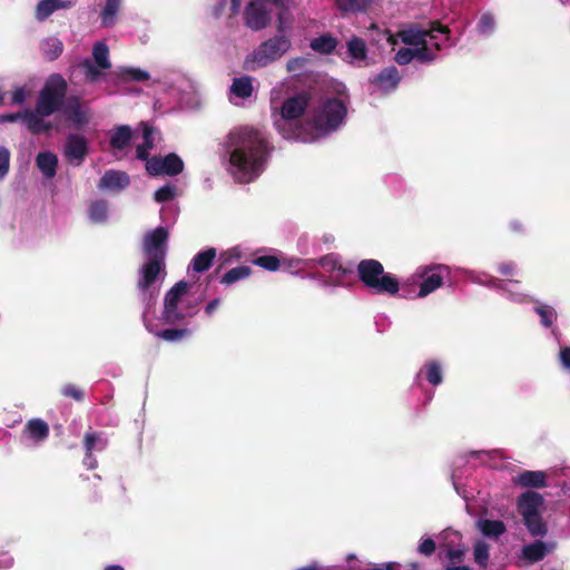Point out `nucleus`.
<instances>
[{"label":"nucleus","mask_w":570,"mask_h":570,"mask_svg":"<svg viewBox=\"0 0 570 570\" xmlns=\"http://www.w3.org/2000/svg\"><path fill=\"white\" fill-rule=\"evenodd\" d=\"M36 164L46 178H53L57 174L58 158L51 151H41L36 157Z\"/></svg>","instance_id":"22"},{"label":"nucleus","mask_w":570,"mask_h":570,"mask_svg":"<svg viewBox=\"0 0 570 570\" xmlns=\"http://www.w3.org/2000/svg\"><path fill=\"white\" fill-rule=\"evenodd\" d=\"M49 425L41 419L29 420L23 429V434L35 443H41L49 436Z\"/></svg>","instance_id":"20"},{"label":"nucleus","mask_w":570,"mask_h":570,"mask_svg":"<svg viewBox=\"0 0 570 570\" xmlns=\"http://www.w3.org/2000/svg\"><path fill=\"white\" fill-rule=\"evenodd\" d=\"M219 303H220L219 298H214V299H212V301L206 305V307H205V313H206L208 316H210V315L214 313V311L218 307Z\"/></svg>","instance_id":"64"},{"label":"nucleus","mask_w":570,"mask_h":570,"mask_svg":"<svg viewBox=\"0 0 570 570\" xmlns=\"http://www.w3.org/2000/svg\"><path fill=\"white\" fill-rule=\"evenodd\" d=\"M318 265L328 272L336 281L343 279L346 275L353 273L352 267L343 266L337 254L331 253L317 261Z\"/></svg>","instance_id":"17"},{"label":"nucleus","mask_w":570,"mask_h":570,"mask_svg":"<svg viewBox=\"0 0 570 570\" xmlns=\"http://www.w3.org/2000/svg\"><path fill=\"white\" fill-rule=\"evenodd\" d=\"M88 154V140L83 136L78 134H70L67 136L65 157L69 163L80 166Z\"/></svg>","instance_id":"14"},{"label":"nucleus","mask_w":570,"mask_h":570,"mask_svg":"<svg viewBox=\"0 0 570 570\" xmlns=\"http://www.w3.org/2000/svg\"><path fill=\"white\" fill-rule=\"evenodd\" d=\"M168 238V229L163 226L147 232L142 240V249L147 258L166 261Z\"/></svg>","instance_id":"11"},{"label":"nucleus","mask_w":570,"mask_h":570,"mask_svg":"<svg viewBox=\"0 0 570 570\" xmlns=\"http://www.w3.org/2000/svg\"><path fill=\"white\" fill-rule=\"evenodd\" d=\"M18 119L23 120V112H16V114H4L0 115V122H14Z\"/></svg>","instance_id":"60"},{"label":"nucleus","mask_w":570,"mask_h":570,"mask_svg":"<svg viewBox=\"0 0 570 570\" xmlns=\"http://www.w3.org/2000/svg\"><path fill=\"white\" fill-rule=\"evenodd\" d=\"M401 81V76L396 67L390 66L384 68L379 75L374 77L372 82L379 87L383 92H389L396 89Z\"/></svg>","instance_id":"18"},{"label":"nucleus","mask_w":570,"mask_h":570,"mask_svg":"<svg viewBox=\"0 0 570 570\" xmlns=\"http://www.w3.org/2000/svg\"><path fill=\"white\" fill-rule=\"evenodd\" d=\"M424 368H425V379L430 384L436 386L442 383V381H443L442 367L438 361L432 360V361L426 362L424 365Z\"/></svg>","instance_id":"38"},{"label":"nucleus","mask_w":570,"mask_h":570,"mask_svg":"<svg viewBox=\"0 0 570 570\" xmlns=\"http://www.w3.org/2000/svg\"><path fill=\"white\" fill-rule=\"evenodd\" d=\"M356 271L360 282L374 294L395 295L400 291L399 279L385 273L384 266L376 259H362Z\"/></svg>","instance_id":"2"},{"label":"nucleus","mask_w":570,"mask_h":570,"mask_svg":"<svg viewBox=\"0 0 570 570\" xmlns=\"http://www.w3.org/2000/svg\"><path fill=\"white\" fill-rule=\"evenodd\" d=\"M121 80L146 81L150 78L149 73L138 68L124 67L116 72Z\"/></svg>","instance_id":"39"},{"label":"nucleus","mask_w":570,"mask_h":570,"mask_svg":"<svg viewBox=\"0 0 570 570\" xmlns=\"http://www.w3.org/2000/svg\"><path fill=\"white\" fill-rule=\"evenodd\" d=\"M61 394L65 397H70L76 401H82L85 396L83 391L79 386L71 383H68L61 387Z\"/></svg>","instance_id":"49"},{"label":"nucleus","mask_w":570,"mask_h":570,"mask_svg":"<svg viewBox=\"0 0 570 570\" xmlns=\"http://www.w3.org/2000/svg\"><path fill=\"white\" fill-rule=\"evenodd\" d=\"M189 284L185 281L177 282L165 295L163 320L167 324H176L186 318V314L178 309L184 295L187 294Z\"/></svg>","instance_id":"8"},{"label":"nucleus","mask_w":570,"mask_h":570,"mask_svg":"<svg viewBox=\"0 0 570 570\" xmlns=\"http://www.w3.org/2000/svg\"><path fill=\"white\" fill-rule=\"evenodd\" d=\"M468 549L459 546L458 548H448L446 557L450 559V563H460L464 560Z\"/></svg>","instance_id":"50"},{"label":"nucleus","mask_w":570,"mask_h":570,"mask_svg":"<svg viewBox=\"0 0 570 570\" xmlns=\"http://www.w3.org/2000/svg\"><path fill=\"white\" fill-rule=\"evenodd\" d=\"M351 570H400V564L396 562H384L380 564H373L372 567L365 569H354Z\"/></svg>","instance_id":"55"},{"label":"nucleus","mask_w":570,"mask_h":570,"mask_svg":"<svg viewBox=\"0 0 570 570\" xmlns=\"http://www.w3.org/2000/svg\"><path fill=\"white\" fill-rule=\"evenodd\" d=\"M449 275L450 269L445 265H431L417 268L415 276L422 278L417 297H425L440 288Z\"/></svg>","instance_id":"9"},{"label":"nucleus","mask_w":570,"mask_h":570,"mask_svg":"<svg viewBox=\"0 0 570 570\" xmlns=\"http://www.w3.org/2000/svg\"><path fill=\"white\" fill-rule=\"evenodd\" d=\"M436 550V543L432 538H425L417 547L419 553L425 557H431Z\"/></svg>","instance_id":"52"},{"label":"nucleus","mask_w":570,"mask_h":570,"mask_svg":"<svg viewBox=\"0 0 570 570\" xmlns=\"http://www.w3.org/2000/svg\"><path fill=\"white\" fill-rule=\"evenodd\" d=\"M414 59L413 49L412 48H401L394 57V60L400 66H405L410 63Z\"/></svg>","instance_id":"51"},{"label":"nucleus","mask_w":570,"mask_h":570,"mask_svg":"<svg viewBox=\"0 0 570 570\" xmlns=\"http://www.w3.org/2000/svg\"><path fill=\"white\" fill-rule=\"evenodd\" d=\"M490 547L487 542L482 540H478L473 547V556L474 561L480 567L485 568L489 563L490 553H489Z\"/></svg>","instance_id":"40"},{"label":"nucleus","mask_w":570,"mask_h":570,"mask_svg":"<svg viewBox=\"0 0 570 570\" xmlns=\"http://www.w3.org/2000/svg\"><path fill=\"white\" fill-rule=\"evenodd\" d=\"M498 271L504 276H512L515 273V264L513 262L500 263Z\"/></svg>","instance_id":"57"},{"label":"nucleus","mask_w":570,"mask_h":570,"mask_svg":"<svg viewBox=\"0 0 570 570\" xmlns=\"http://www.w3.org/2000/svg\"><path fill=\"white\" fill-rule=\"evenodd\" d=\"M41 50L47 60L53 61L62 53L63 43L57 37H49L41 42Z\"/></svg>","instance_id":"32"},{"label":"nucleus","mask_w":570,"mask_h":570,"mask_svg":"<svg viewBox=\"0 0 570 570\" xmlns=\"http://www.w3.org/2000/svg\"><path fill=\"white\" fill-rule=\"evenodd\" d=\"M146 161V169L151 176H160L164 174V165H163V158L160 157H153L149 158Z\"/></svg>","instance_id":"48"},{"label":"nucleus","mask_w":570,"mask_h":570,"mask_svg":"<svg viewBox=\"0 0 570 570\" xmlns=\"http://www.w3.org/2000/svg\"><path fill=\"white\" fill-rule=\"evenodd\" d=\"M346 114L347 108L340 98H327L313 111L307 122L318 134H328L338 128Z\"/></svg>","instance_id":"4"},{"label":"nucleus","mask_w":570,"mask_h":570,"mask_svg":"<svg viewBox=\"0 0 570 570\" xmlns=\"http://www.w3.org/2000/svg\"><path fill=\"white\" fill-rule=\"evenodd\" d=\"M164 174L167 176H176L183 173L184 161L175 153H170L163 158Z\"/></svg>","instance_id":"36"},{"label":"nucleus","mask_w":570,"mask_h":570,"mask_svg":"<svg viewBox=\"0 0 570 570\" xmlns=\"http://www.w3.org/2000/svg\"><path fill=\"white\" fill-rule=\"evenodd\" d=\"M478 529L488 538H499L507 531V527L501 520L481 519L478 521Z\"/></svg>","instance_id":"28"},{"label":"nucleus","mask_w":570,"mask_h":570,"mask_svg":"<svg viewBox=\"0 0 570 570\" xmlns=\"http://www.w3.org/2000/svg\"><path fill=\"white\" fill-rule=\"evenodd\" d=\"M252 273L253 269L246 265L233 267L220 276L219 283L225 286H230L243 279L248 278L252 275Z\"/></svg>","instance_id":"27"},{"label":"nucleus","mask_w":570,"mask_h":570,"mask_svg":"<svg viewBox=\"0 0 570 570\" xmlns=\"http://www.w3.org/2000/svg\"><path fill=\"white\" fill-rule=\"evenodd\" d=\"M340 9L344 11H354L357 9L356 0H337Z\"/></svg>","instance_id":"59"},{"label":"nucleus","mask_w":570,"mask_h":570,"mask_svg":"<svg viewBox=\"0 0 570 570\" xmlns=\"http://www.w3.org/2000/svg\"><path fill=\"white\" fill-rule=\"evenodd\" d=\"M190 334V331L187 328H166L164 331H158L155 335L159 338H163L167 342H176L179 341Z\"/></svg>","instance_id":"41"},{"label":"nucleus","mask_w":570,"mask_h":570,"mask_svg":"<svg viewBox=\"0 0 570 570\" xmlns=\"http://www.w3.org/2000/svg\"><path fill=\"white\" fill-rule=\"evenodd\" d=\"M560 360L564 367L570 368V347H562L560 350Z\"/></svg>","instance_id":"62"},{"label":"nucleus","mask_w":570,"mask_h":570,"mask_svg":"<svg viewBox=\"0 0 570 570\" xmlns=\"http://www.w3.org/2000/svg\"><path fill=\"white\" fill-rule=\"evenodd\" d=\"M244 21L253 31H259L269 24L271 16L263 2L253 0L245 8Z\"/></svg>","instance_id":"12"},{"label":"nucleus","mask_w":570,"mask_h":570,"mask_svg":"<svg viewBox=\"0 0 570 570\" xmlns=\"http://www.w3.org/2000/svg\"><path fill=\"white\" fill-rule=\"evenodd\" d=\"M414 59L422 63H430L436 59V55L429 48L428 41L413 48Z\"/></svg>","instance_id":"42"},{"label":"nucleus","mask_w":570,"mask_h":570,"mask_svg":"<svg viewBox=\"0 0 570 570\" xmlns=\"http://www.w3.org/2000/svg\"><path fill=\"white\" fill-rule=\"evenodd\" d=\"M71 4V1L40 0L35 9V18L37 21L42 22L57 10L70 8Z\"/></svg>","instance_id":"19"},{"label":"nucleus","mask_w":570,"mask_h":570,"mask_svg":"<svg viewBox=\"0 0 570 570\" xmlns=\"http://www.w3.org/2000/svg\"><path fill=\"white\" fill-rule=\"evenodd\" d=\"M81 66L85 69L86 79L89 82H96L99 80V78L101 76V71L99 70L100 68L96 63H94L89 59H85L81 62Z\"/></svg>","instance_id":"45"},{"label":"nucleus","mask_w":570,"mask_h":570,"mask_svg":"<svg viewBox=\"0 0 570 570\" xmlns=\"http://www.w3.org/2000/svg\"><path fill=\"white\" fill-rule=\"evenodd\" d=\"M10 166V151L0 146V179H2L9 171Z\"/></svg>","instance_id":"53"},{"label":"nucleus","mask_w":570,"mask_h":570,"mask_svg":"<svg viewBox=\"0 0 570 570\" xmlns=\"http://www.w3.org/2000/svg\"><path fill=\"white\" fill-rule=\"evenodd\" d=\"M535 312L540 316L541 324L546 327H550L556 320V312L551 307L541 305L535 307Z\"/></svg>","instance_id":"47"},{"label":"nucleus","mask_w":570,"mask_h":570,"mask_svg":"<svg viewBox=\"0 0 570 570\" xmlns=\"http://www.w3.org/2000/svg\"><path fill=\"white\" fill-rule=\"evenodd\" d=\"M347 52L350 57L356 60H364L367 56V48L365 41L360 37H352L347 41Z\"/></svg>","instance_id":"37"},{"label":"nucleus","mask_w":570,"mask_h":570,"mask_svg":"<svg viewBox=\"0 0 570 570\" xmlns=\"http://www.w3.org/2000/svg\"><path fill=\"white\" fill-rule=\"evenodd\" d=\"M240 259V253L236 248L225 250L218 256V266L215 274H218L225 266L230 265Z\"/></svg>","instance_id":"43"},{"label":"nucleus","mask_w":570,"mask_h":570,"mask_svg":"<svg viewBox=\"0 0 570 570\" xmlns=\"http://www.w3.org/2000/svg\"><path fill=\"white\" fill-rule=\"evenodd\" d=\"M309 47L322 55L332 53L337 47V39L330 33L322 35L311 40Z\"/></svg>","instance_id":"30"},{"label":"nucleus","mask_w":570,"mask_h":570,"mask_svg":"<svg viewBox=\"0 0 570 570\" xmlns=\"http://www.w3.org/2000/svg\"><path fill=\"white\" fill-rule=\"evenodd\" d=\"M286 12L287 11L279 10V12L277 14L276 30H277L278 35H284V32L287 28L286 24H287L288 20L286 17Z\"/></svg>","instance_id":"56"},{"label":"nucleus","mask_w":570,"mask_h":570,"mask_svg":"<svg viewBox=\"0 0 570 570\" xmlns=\"http://www.w3.org/2000/svg\"><path fill=\"white\" fill-rule=\"evenodd\" d=\"M121 0H106V3L100 12V20L102 27H111L116 22V16L120 9Z\"/></svg>","instance_id":"33"},{"label":"nucleus","mask_w":570,"mask_h":570,"mask_svg":"<svg viewBox=\"0 0 570 570\" xmlns=\"http://www.w3.org/2000/svg\"><path fill=\"white\" fill-rule=\"evenodd\" d=\"M309 99L308 94L301 92L284 100L281 108V119L275 121L278 132H281L284 138H292L295 135V130L286 132L285 125H287V120H296L305 114Z\"/></svg>","instance_id":"7"},{"label":"nucleus","mask_w":570,"mask_h":570,"mask_svg":"<svg viewBox=\"0 0 570 570\" xmlns=\"http://www.w3.org/2000/svg\"><path fill=\"white\" fill-rule=\"evenodd\" d=\"M253 264L269 272H275L281 266L279 259L274 255L258 256L253 259Z\"/></svg>","instance_id":"44"},{"label":"nucleus","mask_w":570,"mask_h":570,"mask_svg":"<svg viewBox=\"0 0 570 570\" xmlns=\"http://www.w3.org/2000/svg\"><path fill=\"white\" fill-rule=\"evenodd\" d=\"M494 27V19L490 14H483L479 22V28L482 32L490 30Z\"/></svg>","instance_id":"58"},{"label":"nucleus","mask_w":570,"mask_h":570,"mask_svg":"<svg viewBox=\"0 0 570 570\" xmlns=\"http://www.w3.org/2000/svg\"><path fill=\"white\" fill-rule=\"evenodd\" d=\"M92 57L95 62L100 69H110L111 62L109 60V48L105 42L98 41L94 45Z\"/></svg>","instance_id":"35"},{"label":"nucleus","mask_w":570,"mask_h":570,"mask_svg":"<svg viewBox=\"0 0 570 570\" xmlns=\"http://www.w3.org/2000/svg\"><path fill=\"white\" fill-rule=\"evenodd\" d=\"M26 100V90L23 88H17L12 94V102L20 105Z\"/></svg>","instance_id":"61"},{"label":"nucleus","mask_w":570,"mask_h":570,"mask_svg":"<svg viewBox=\"0 0 570 570\" xmlns=\"http://www.w3.org/2000/svg\"><path fill=\"white\" fill-rule=\"evenodd\" d=\"M161 274L166 275V261L148 258L139 269L138 289L146 293Z\"/></svg>","instance_id":"13"},{"label":"nucleus","mask_w":570,"mask_h":570,"mask_svg":"<svg viewBox=\"0 0 570 570\" xmlns=\"http://www.w3.org/2000/svg\"><path fill=\"white\" fill-rule=\"evenodd\" d=\"M216 256V248L209 247L203 252L197 253L191 259L190 266L194 272L204 273L212 267Z\"/></svg>","instance_id":"24"},{"label":"nucleus","mask_w":570,"mask_h":570,"mask_svg":"<svg viewBox=\"0 0 570 570\" xmlns=\"http://www.w3.org/2000/svg\"><path fill=\"white\" fill-rule=\"evenodd\" d=\"M429 29L423 28L419 23H411L406 28L399 31L401 41L406 46H419L426 41V38L435 39V32L449 33V28L441 24L440 21H432Z\"/></svg>","instance_id":"10"},{"label":"nucleus","mask_w":570,"mask_h":570,"mask_svg":"<svg viewBox=\"0 0 570 570\" xmlns=\"http://www.w3.org/2000/svg\"><path fill=\"white\" fill-rule=\"evenodd\" d=\"M67 81L59 73H52L39 92L36 111L39 116H51L65 105Z\"/></svg>","instance_id":"5"},{"label":"nucleus","mask_w":570,"mask_h":570,"mask_svg":"<svg viewBox=\"0 0 570 570\" xmlns=\"http://www.w3.org/2000/svg\"><path fill=\"white\" fill-rule=\"evenodd\" d=\"M130 184V178L127 173L109 169L105 171L98 183L99 189L120 191Z\"/></svg>","instance_id":"16"},{"label":"nucleus","mask_w":570,"mask_h":570,"mask_svg":"<svg viewBox=\"0 0 570 570\" xmlns=\"http://www.w3.org/2000/svg\"><path fill=\"white\" fill-rule=\"evenodd\" d=\"M43 117L45 116H39L36 110L23 111V122L26 124L28 130L33 135H39L51 129V124L46 122L42 119Z\"/></svg>","instance_id":"23"},{"label":"nucleus","mask_w":570,"mask_h":570,"mask_svg":"<svg viewBox=\"0 0 570 570\" xmlns=\"http://www.w3.org/2000/svg\"><path fill=\"white\" fill-rule=\"evenodd\" d=\"M548 552L547 544L541 540H537L522 548V558L530 563H535L543 560Z\"/></svg>","instance_id":"26"},{"label":"nucleus","mask_w":570,"mask_h":570,"mask_svg":"<svg viewBox=\"0 0 570 570\" xmlns=\"http://www.w3.org/2000/svg\"><path fill=\"white\" fill-rule=\"evenodd\" d=\"M60 110L77 129L82 128L89 122V115L82 109L78 97L69 98Z\"/></svg>","instance_id":"15"},{"label":"nucleus","mask_w":570,"mask_h":570,"mask_svg":"<svg viewBox=\"0 0 570 570\" xmlns=\"http://www.w3.org/2000/svg\"><path fill=\"white\" fill-rule=\"evenodd\" d=\"M89 218L92 223H105L108 217V203L107 200L99 199L90 203L89 208Z\"/></svg>","instance_id":"34"},{"label":"nucleus","mask_w":570,"mask_h":570,"mask_svg":"<svg viewBox=\"0 0 570 570\" xmlns=\"http://www.w3.org/2000/svg\"><path fill=\"white\" fill-rule=\"evenodd\" d=\"M144 142L136 147V157L140 160H148L149 151L154 148V129L146 122H141Z\"/></svg>","instance_id":"29"},{"label":"nucleus","mask_w":570,"mask_h":570,"mask_svg":"<svg viewBox=\"0 0 570 570\" xmlns=\"http://www.w3.org/2000/svg\"><path fill=\"white\" fill-rule=\"evenodd\" d=\"M254 87L252 82V77L242 76L239 78H234L233 83L230 86V92L238 98L246 99L253 95Z\"/></svg>","instance_id":"31"},{"label":"nucleus","mask_w":570,"mask_h":570,"mask_svg":"<svg viewBox=\"0 0 570 570\" xmlns=\"http://www.w3.org/2000/svg\"><path fill=\"white\" fill-rule=\"evenodd\" d=\"M227 144L233 148L229 164L238 180L247 183L257 177L268 156V141L264 135L252 127H242L228 134Z\"/></svg>","instance_id":"1"},{"label":"nucleus","mask_w":570,"mask_h":570,"mask_svg":"<svg viewBox=\"0 0 570 570\" xmlns=\"http://www.w3.org/2000/svg\"><path fill=\"white\" fill-rule=\"evenodd\" d=\"M304 62V59L303 58H293L291 60L287 61V65H286V68L288 71H294L296 69H298Z\"/></svg>","instance_id":"63"},{"label":"nucleus","mask_w":570,"mask_h":570,"mask_svg":"<svg viewBox=\"0 0 570 570\" xmlns=\"http://www.w3.org/2000/svg\"><path fill=\"white\" fill-rule=\"evenodd\" d=\"M547 475L542 471H523L518 474L515 482L522 488H543L546 487Z\"/></svg>","instance_id":"25"},{"label":"nucleus","mask_w":570,"mask_h":570,"mask_svg":"<svg viewBox=\"0 0 570 570\" xmlns=\"http://www.w3.org/2000/svg\"><path fill=\"white\" fill-rule=\"evenodd\" d=\"M175 196L176 187L173 185H165L156 190L154 198L157 203H165L174 199Z\"/></svg>","instance_id":"46"},{"label":"nucleus","mask_w":570,"mask_h":570,"mask_svg":"<svg viewBox=\"0 0 570 570\" xmlns=\"http://www.w3.org/2000/svg\"><path fill=\"white\" fill-rule=\"evenodd\" d=\"M96 442H97L96 433H94V432L86 433L85 439H83V445H85L87 456H91V452L95 448Z\"/></svg>","instance_id":"54"},{"label":"nucleus","mask_w":570,"mask_h":570,"mask_svg":"<svg viewBox=\"0 0 570 570\" xmlns=\"http://www.w3.org/2000/svg\"><path fill=\"white\" fill-rule=\"evenodd\" d=\"M292 47L291 39L285 35H277L263 41L244 60L243 68L255 71L266 67L283 57Z\"/></svg>","instance_id":"3"},{"label":"nucleus","mask_w":570,"mask_h":570,"mask_svg":"<svg viewBox=\"0 0 570 570\" xmlns=\"http://www.w3.org/2000/svg\"><path fill=\"white\" fill-rule=\"evenodd\" d=\"M543 503L541 494L527 491L518 500V511L522 515L523 523L532 537H544L548 533V525L539 512Z\"/></svg>","instance_id":"6"},{"label":"nucleus","mask_w":570,"mask_h":570,"mask_svg":"<svg viewBox=\"0 0 570 570\" xmlns=\"http://www.w3.org/2000/svg\"><path fill=\"white\" fill-rule=\"evenodd\" d=\"M132 129L128 125H120L114 128L109 145L115 150H122L132 139Z\"/></svg>","instance_id":"21"}]
</instances>
